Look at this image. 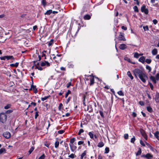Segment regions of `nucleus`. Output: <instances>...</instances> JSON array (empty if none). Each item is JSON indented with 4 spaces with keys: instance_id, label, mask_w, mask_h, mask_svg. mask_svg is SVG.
<instances>
[{
    "instance_id": "ddd939ff",
    "label": "nucleus",
    "mask_w": 159,
    "mask_h": 159,
    "mask_svg": "<svg viewBox=\"0 0 159 159\" xmlns=\"http://www.w3.org/2000/svg\"><path fill=\"white\" fill-rule=\"evenodd\" d=\"M145 57L144 56H142L140 57L139 59V61L141 62L142 63H143L145 62Z\"/></svg>"
},
{
    "instance_id": "f8f14e48",
    "label": "nucleus",
    "mask_w": 159,
    "mask_h": 159,
    "mask_svg": "<svg viewBox=\"0 0 159 159\" xmlns=\"http://www.w3.org/2000/svg\"><path fill=\"white\" fill-rule=\"evenodd\" d=\"M154 136L159 141V132L157 131L154 133Z\"/></svg>"
},
{
    "instance_id": "09e8293b",
    "label": "nucleus",
    "mask_w": 159,
    "mask_h": 159,
    "mask_svg": "<svg viewBox=\"0 0 159 159\" xmlns=\"http://www.w3.org/2000/svg\"><path fill=\"white\" fill-rule=\"evenodd\" d=\"M70 99H71V97H69L67 99V100L65 102V103L66 104H67L68 103V102H69L70 101Z\"/></svg>"
},
{
    "instance_id": "0eeeda50",
    "label": "nucleus",
    "mask_w": 159,
    "mask_h": 159,
    "mask_svg": "<svg viewBox=\"0 0 159 159\" xmlns=\"http://www.w3.org/2000/svg\"><path fill=\"white\" fill-rule=\"evenodd\" d=\"M3 135L6 138L8 139L11 137V134L10 132L7 131L3 133Z\"/></svg>"
},
{
    "instance_id": "c756f323",
    "label": "nucleus",
    "mask_w": 159,
    "mask_h": 159,
    "mask_svg": "<svg viewBox=\"0 0 159 159\" xmlns=\"http://www.w3.org/2000/svg\"><path fill=\"white\" fill-rule=\"evenodd\" d=\"M109 152V148L108 147L106 148L105 149V153L106 154L108 153Z\"/></svg>"
},
{
    "instance_id": "603ef678",
    "label": "nucleus",
    "mask_w": 159,
    "mask_h": 159,
    "mask_svg": "<svg viewBox=\"0 0 159 159\" xmlns=\"http://www.w3.org/2000/svg\"><path fill=\"white\" fill-rule=\"evenodd\" d=\"M64 131L63 130H61L58 131V132L59 134H62L64 133Z\"/></svg>"
},
{
    "instance_id": "6e6d98bb",
    "label": "nucleus",
    "mask_w": 159,
    "mask_h": 159,
    "mask_svg": "<svg viewBox=\"0 0 159 159\" xmlns=\"http://www.w3.org/2000/svg\"><path fill=\"white\" fill-rule=\"evenodd\" d=\"M84 143V142L83 141H79L78 142V145H81L83 144Z\"/></svg>"
},
{
    "instance_id": "2f4dec72",
    "label": "nucleus",
    "mask_w": 159,
    "mask_h": 159,
    "mask_svg": "<svg viewBox=\"0 0 159 159\" xmlns=\"http://www.w3.org/2000/svg\"><path fill=\"white\" fill-rule=\"evenodd\" d=\"M53 43V40L52 39L50 40V41L48 43V45L49 46H51Z\"/></svg>"
},
{
    "instance_id": "423d86ee",
    "label": "nucleus",
    "mask_w": 159,
    "mask_h": 159,
    "mask_svg": "<svg viewBox=\"0 0 159 159\" xmlns=\"http://www.w3.org/2000/svg\"><path fill=\"white\" fill-rule=\"evenodd\" d=\"M140 132L142 136L145 139V140H147L148 136L145 133V131L143 129H141L140 130Z\"/></svg>"
},
{
    "instance_id": "f03ea898",
    "label": "nucleus",
    "mask_w": 159,
    "mask_h": 159,
    "mask_svg": "<svg viewBox=\"0 0 159 159\" xmlns=\"http://www.w3.org/2000/svg\"><path fill=\"white\" fill-rule=\"evenodd\" d=\"M7 120V116L6 113H2L0 114V122L5 123Z\"/></svg>"
},
{
    "instance_id": "c85d7f7f",
    "label": "nucleus",
    "mask_w": 159,
    "mask_h": 159,
    "mask_svg": "<svg viewBox=\"0 0 159 159\" xmlns=\"http://www.w3.org/2000/svg\"><path fill=\"white\" fill-rule=\"evenodd\" d=\"M117 93L120 96H123L124 95V93L121 91H120L117 92Z\"/></svg>"
},
{
    "instance_id": "412c9836",
    "label": "nucleus",
    "mask_w": 159,
    "mask_h": 159,
    "mask_svg": "<svg viewBox=\"0 0 159 159\" xmlns=\"http://www.w3.org/2000/svg\"><path fill=\"white\" fill-rule=\"evenodd\" d=\"M19 63L16 62L15 64H11L10 65V66L11 67H17L18 66Z\"/></svg>"
},
{
    "instance_id": "37998d69",
    "label": "nucleus",
    "mask_w": 159,
    "mask_h": 159,
    "mask_svg": "<svg viewBox=\"0 0 159 159\" xmlns=\"http://www.w3.org/2000/svg\"><path fill=\"white\" fill-rule=\"evenodd\" d=\"M129 135L128 134H125L124 135V138L125 139H128Z\"/></svg>"
},
{
    "instance_id": "5fc2aeb1",
    "label": "nucleus",
    "mask_w": 159,
    "mask_h": 159,
    "mask_svg": "<svg viewBox=\"0 0 159 159\" xmlns=\"http://www.w3.org/2000/svg\"><path fill=\"white\" fill-rule=\"evenodd\" d=\"M152 21L154 25H156L157 23V21L156 19L153 20Z\"/></svg>"
},
{
    "instance_id": "4d7b16f0",
    "label": "nucleus",
    "mask_w": 159,
    "mask_h": 159,
    "mask_svg": "<svg viewBox=\"0 0 159 159\" xmlns=\"http://www.w3.org/2000/svg\"><path fill=\"white\" fill-rule=\"evenodd\" d=\"M85 96H84V97H83L84 99H83V104L84 106H86V105L85 103V102H84L85 100Z\"/></svg>"
},
{
    "instance_id": "c03bdc74",
    "label": "nucleus",
    "mask_w": 159,
    "mask_h": 159,
    "mask_svg": "<svg viewBox=\"0 0 159 159\" xmlns=\"http://www.w3.org/2000/svg\"><path fill=\"white\" fill-rule=\"evenodd\" d=\"M48 98V96H45L44 98H41V100L42 101H44L45 100H46Z\"/></svg>"
},
{
    "instance_id": "aec40b11",
    "label": "nucleus",
    "mask_w": 159,
    "mask_h": 159,
    "mask_svg": "<svg viewBox=\"0 0 159 159\" xmlns=\"http://www.w3.org/2000/svg\"><path fill=\"white\" fill-rule=\"evenodd\" d=\"M142 152L141 149L140 148H139L137 152L136 153V155L137 156H138L139 155H140Z\"/></svg>"
},
{
    "instance_id": "49530a36",
    "label": "nucleus",
    "mask_w": 159,
    "mask_h": 159,
    "mask_svg": "<svg viewBox=\"0 0 159 159\" xmlns=\"http://www.w3.org/2000/svg\"><path fill=\"white\" fill-rule=\"evenodd\" d=\"M140 143L143 146H145V145L144 142L142 140H140Z\"/></svg>"
},
{
    "instance_id": "f704fd0d",
    "label": "nucleus",
    "mask_w": 159,
    "mask_h": 159,
    "mask_svg": "<svg viewBox=\"0 0 159 159\" xmlns=\"http://www.w3.org/2000/svg\"><path fill=\"white\" fill-rule=\"evenodd\" d=\"M145 61L148 64H150L151 63L152 60L150 59H147L145 60Z\"/></svg>"
},
{
    "instance_id": "680f3d73",
    "label": "nucleus",
    "mask_w": 159,
    "mask_h": 159,
    "mask_svg": "<svg viewBox=\"0 0 159 159\" xmlns=\"http://www.w3.org/2000/svg\"><path fill=\"white\" fill-rule=\"evenodd\" d=\"M139 104L141 106H143L144 105V103L143 102L140 101L139 102Z\"/></svg>"
},
{
    "instance_id": "58836bf2",
    "label": "nucleus",
    "mask_w": 159,
    "mask_h": 159,
    "mask_svg": "<svg viewBox=\"0 0 159 159\" xmlns=\"http://www.w3.org/2000/svg\"><path fill=\"white\" fill-rule=\"evenodd\" d=\"M70 93H71L70 91V90H68V91L65 94V98H66L68 97V95L69 94H70Z\"/></svg>"
},
{
    "instance_id": "13d9d810",
    "label": "nucleus",
    "mask_w": 159,
    "mask_h": 159,
    "mask_svg": "<svg viewBox=\"0 0 159 159\" xmlns=\"http://www.w3.org/2000/svg\"><path fill=\"white\" fill-rule=\"evenodd\" d=\"M149 85H150V87L151 89L152 90H153V85L152 84H151V83H149Z\"/></svg>"
},
{
    "instance_id": "1a4fd4ad",
    "label": "nucleus",
    "mask_w": 159,
    "mask_h": 159,
    "mask_svg": "<svg viewBox=\"0 0 159 159\" xmlns=\"http://www.w3.org/2000/svg\"><path fill=\"white\" fill-rule=\"evenodd\" d=\"M41 65L42 66H50V64L48 61H44L41 63Z\"/></svg>"
},
{
    "instance_id": "774afa93",
    "label": "nucleus",
    "mask_w": 159,
    "mask_h": 159,
    "mask_svg": "<svg viewBox=\"0 0 159 159\" xmlns=\"http://www.w3.org/2000/svg\"><path fill=\"white\" fill-rule=\"evenodd\" d=\"M60 70H65L66 69L63 67H61L60 68Z\"/></svg>"
},
{
    "instance_id": "5701e85b",
    "label": "nucleus",
    "mask_w": 159,
    "mask_h": 159,
    "mask_svg": "<svg viewBox=\"0 0 159 159\" xmlns=\"http://www.w3.org/2000/svg\"><path fill=\"white\" fill-rule=\"evenodd\" d=\"M147 111L150 113H151L153 111L152 109L150 107H147Z\"/></svg>"
},
{
    "instance_id": "a211bd4d",
    "label": "nucleus",
    "mask_w": 159,
    "mask_h": 159,
    "mask_svg": "<svg viewBox=\"0 0 159 159\" xmlns=\"http://www.w3.org/2000/svg\"><path fill=\"white\" fill-rule=\"evenodd\" d=\"M91 18L90 16L89 15H86L84 16V19L86 20H89Z\"/></svg>"
},
{
    "instance_id": "b1692460",
    "label": "nucleus",
    "mask_w": 159,
    "mask_h": 159,
    "mask_svg": "<svg viewBox=\"0 0 159 159\" xmlns=\"http://www.w3.org/2000/svg\"><path fill=\"white\" fill-rule=\"evenodd\" d=\"M52 13V10H48L45 13V15H49Z\"/></svg>"
},
{
    "instance_id": "3c124183",
    "label": "nucleus",
    "mask_w": 159,
    "mask_h": 159,
    "mask_svg": "<svg viewBox=\"0 0 159 159\" xmlns=\"http://www.w3.org/2000/svg\"><path fill=\"white\" fill-rule=\"evenodd\" d=\"M39 116V112L37 111L35 112V118L37 119L38 116Z\"/></svg>"
},
{
    "instance_id": "cd10ccee",
    "label": "nucleus",
    "mask_w": 159,
    "mask_h": 159,
    "mask_svg": "<svg viewBox=\"0 0 159 159\" xmlns=\"http://www.w3.org/2000/svg\"><path fill=\"white\" fill-rule=\"evenodd\" d=\"M11 106V105L10 104H7L6 106L4 107V109H7L10 107Z\"/></svg>"
},
{
    "instance_id": "a18cd8bd",
    "label": "nucleus",
    "mask_w": 159,
    "mask_h": 159,
    "mask_svg": "<svg viewBox=\"0 0 159 159\" xmlns=\"http://www.w3.org/2000/svg\"><path fill=\"white\" fill-rule=\"evenodd\" d=\"M32 88H33L34 89V92L35 93H36L37 92V89L36 88H35V87L34 85H32Z\"/></svg>"
},
{
    "instance_id": "8fccbe9b",
    "label": "nucleus",
    "mask_w": 159,
    "mask_h": 159,
    "mask_svg": "<svg viewBox=\"0 0 159 159\" xmlns=\"http://www.w3.org/2000/svg\"><path fill=\"white\" fill-rule=\"evenodd\" d=\"M42 3L43 5L44 6L46 4V1L45 0H42Z\"/></svg>"
},
{
    "instance_id": "9b49d317",
    "label": "nucleus",
    "mask_w": 159,
    "mask_h": 159,
    "mask_svg": "<svg viewBox=\"0 0 159 159\" xmlns=\"http://www.w3.org/2000/svg\"><path fill=\"white\" fill-rule=\"evenodd\" d=\"M119 48L121 50H124L127 48V46L124 44H120L119 47Z\"/></svg>"
},
{
    "instance_id": "052dcab7",
    "label": "nucleus",
    "mask_w": 159,
    "mask_h": 159,
    "mask_svg": "<svg viewBox=\"0 0 159 159\" xmlns=\"http://www.w3.org/2000/svg\"><path fill=\"white\" fill-rule=\"evenodd\" d=\"M6 56H5L4 57H0V59L1 60H5L6 59Z\"/></svg>"
},
{
    "instance_id": "dca6fc26",
    "label": "nucleus",
    "mask_w": 159,
    "mask_h": 159,
    "mask_svg": "<svg viewBox=\"0 0 159 159\" xmlns=\"http://www.w3.org/2000/svg\"><path fill=\"white\" fill-rule=\"evenodd\" d=\"M6 58L7 60H9L10 59H14V57L12 56H6Z\"/></svg>"
},
{
    "instance_id": "393cba45",
    "label": "nucleus",
    "mask_w": 159,
    "mask_h": 159,
    "mask_svg": "<svg viewBox=\"0 0 159 159\" xmlns=\"http://www.w3.org/2000/svg\"><path fill=\"white\" fill-rule=\"evenodd\" d=\"M76 157V156L74 154L72 153L70 155L68 156V157L71 158L72 159L75 158Z\"/></svg>"
},
{
    "instance_id": "4468645a",
    "label": "nucleus",
    "mask_w": 159,
    "mask_h": 159,
    "mask_svg": "<svg viewBox=\"0 0 159 159\" xmlns=\"http://www.w3.org/2000/svg\"><path fill=\"white\" fill-rule=\"evenodd\" d=\"M127 75L130 78L131 80H132L134 79L133 77L131 75V72L130 71H128L127 72Z\"/></svg>"
},
{
    "instance_id": "a19ab883",
    "label": "nucleus",
    "mask_w": 159,
    "mask_h": 159,
    "mask_svg": "<svg viewBox=\"0 0 159 159\" xmlns=\"http://www.w3.org/2000/svg\"><path fill=\"white\" fill-rule=\"evenodd\" d=\"M84 132V130L83 129H80L78 133V134L79 135H80L81 134L83 133Z\"/></svg>"
},
{
    "instance_id": "338daca9",
    "label": "nucleus",
    "mask_w": 159,
    "mask_h": 159,
    "mask_svg": "<svg viewBox=\"0 0 159 159\" xmlns=\"http://www.w3.org/2000/svg\"><path fill=\"white\" fill-rule=\"evenodd\" d=\"M62 106H63L62 104L61 103H60L59 104V109H61V107H62Z\"/></svg>"
},
{
    "instance_id": "72a5a7b5",
    "label": "nucleus",
    "mask_w": 159,
    "mask_h": 159,
    "mask_svg": "<svg viewBox=\"0 0 159 159\" xmlns=\"http://www.w3.org/2000/svg\"><path fill=\"white\" fill-rule=\"evenodd\" d=\"M59 145V142L58 141H56L55 143V147L57 148L58 147Z\"/></svg>"
},
{
    "instance_id": "4be33fe9",
    "label": "nucleus",
    "mask_w": 159,
    "mask_h": 159,
    "mask_svg": "<svg viewBox=\"0 0 159 159\" xmlns=\"http://www.w3.org/2000/svg\"><path fill=\"white\" fill-rule=\"evenodd\" d=\"M86 152L85 151L81 155L80 159H83L84 157L86 155Z\"/></svg>"
},
{
    "instance_id": "bf43d9fd",
    "label": "nucleus",
    "mask_w": 159,
    "mask_h": 159,
    "mask_svg": "<svg viewBox=\"0 0 159 159\" xmlns=\"http://www.w3.org/2000/svg\"><path fill=\"white\" fill-rule=\"evenodd\" d=\"M98 159H102V157L100 154L98 155Z\"/></svg>"
},
{
    "instance_id": "de8ad7c7",
    "label": "nucleus",
    "mask_w": 159,
    "mask_h": 159,
    "mask_svg": "<svg viewBox=\"0 0 159 159\" xmlns=\"http://www.w3.org/2000/svg\"><path fill=\"white\" fill-rule=\"evenodd\" d=\"M45 157V155L44 154H43L38 159H44Z\"/></svg>"
},
{
    "instance_id": "473e14b6",
    "label": "nucleus",
    "mask_w": 159,
    "mask_h": 159,
    "mask_svg": "<svg viewBox=\"0 0 159 159\" xmlns=\"http://www.w3.org/2000/svg\"><path fill=\"white\" fill-rule=\"evenodd\" d=\"M133 9L136 12H138L139 11V9L137 6H134L133 7Z\"/></svg>"
},
{
    "instance_id": "6ab92c4d",
    "label": "nucleus",
    "mask_w": 159,
    "mask_h": 159,
    "mask_svg": "<svg viewBox=\"0 0 159 159\" xmlns=\"http://www.w3.org/2000/svg\"><path fill=\"white\" fill-rule=\"evenodd\" d=\"M157 49L154 48L152 51V53L153 55H156L157 54Z\"/></svg>"
},
{
    "instance_id": "2eb2a0df",
    "label": "nucleus",
    "mask_w": 159,
    "mask_h": 159,
    "mask_svg": "<svg viewBox=\"0 0 159 159\" xmlns=\"http://www.w3.org/2000/svg\"><path fill=\"white\" fill-rule=\"evenodd\" d=\"M93 132H90L89 133V135L90 138L94 139V134L93 133Z\"/></svg>"
},
{
    "instance_id": "e433bc0d",
    "label": "nucleus",
    "mask_w": 159,
    "mask_h": 159,
    "mask_svg": "<svg viewBox=\"0 0 159 159\" xmlns=\"http://www.w3.org/2000/svg\"><path fill=\"white\" fill-rule=\"evenodd\" d=\"M75 139L74 138L71 139L70 140V143H71V144H73V143L75 141Z\"/></svg>"
},
{
    "instance_id": "e2e57ef3",
    "label": "nucleus",
    "mask_w": 159,
    "mask_h": 159,
    "mask_svg": "<svg viewBox=\"0 0 159 159\" xmlns=\"http://www.w3.org/2000/svg\"><path fill=\"white\" fill-rule=\"evenodd\" d=\"M121 28H122L123 30H127V27H125V26H122L121 27Z\"/></svg>"
},
{
    "instance_id": "ea45409f",
    "label": "nucleus",
    "mask_w": 159,
    "mask_h": 159,
    "mask_svg": "<svg viewBox=\"0 0 159 159\" xmlns=\"http://www.w3.org/2000/svg\"><path fill=\"white\" fill-rule=\"evenodd\" d=\"M143 28L145 31H148L149 30V28L148 26H143Z\"/></svg>"
},
{
    "instance_id": "20e7f679",
    "label": "nucleus",
    "mask_w": 159,
    "mask_h": 159,
    "mask_svg": "<svg viewBox=\"0 0 159 159\" xmlns=\"http://www.w3.org/2000/svg\"><path fill=\"white\" fill-rule=\"evenodd\" d=\"M141 11L142 12H144L145 14H148V10L146 8V6L143 5L141 7Z\"/></svg>"
},
{
    "instance_id": "bb28decb",
    "label": "nucleus",
    "mask_w": 159,
    "mask_h": 159,
    "mask_svg": "<svg viewBox=\"0 0 159 159\" xmlns=\"http://www.w3.org/2000/svg\"><path fill=\"white\" fill-rule=\"evenodd\" d=\"M139 56V54L137 52H135L134 55V57L136 58H138Z\"/></svg>"
},
{
    "instance_id": "7ed1b4c3",
    "label": "nucleus",
    "mask_w": 159,
    "mask_h": 159,
    "mask_svg": "<svg viewBox=\"0 0 159 159\" xmlns=\"http://www.w3.org/2000/svg\"><path fill=\"white\" fill-rule=\"evenodd\" d=\"M150 78L154 83L156 84V80H159V73L157 74L155 77L152 76H150Z\"/></svg>"
},
{
    "instance_id": "7c9ffc66",
    "label": "nucleus",
    "mask_w": 159,
    "mask_h": 159,
    "mask_svg": "<svg viewBox=\"0 0 159 159\" xmlns=\"http://www.w3.org/2000/svg\"><path fill=\"white\" fill-rule=\"evenodd\" d=\"M34 147H31L29 151V154H30L31 153L33 152V151L34 149Z\"/></svg>"
},
{
    "instance_id": "69168bd1",
    "label": "nucleus",
    "mask_w": 159,
    "mask_h": 159,
    "mask_svg": "<svg viewBox=\"0 0 159 159\" xmlns=\"http://www.w3.org/2000/svg\"><path fill=\"white\" fill-rule=\"evenodd\" d=\"M134 1L136 2V4H137V5H139V2L138 0H134Z\"/></svg>"
},
{
    "instance_id": "39448f33",
    "label": "nucleus",
    "mask_w": 159,
    "mask_h": 159,
    "mask_svg": "<svg viewBox=\"0 0 159 159\" xmlns=\"http://www.w3.org/2000/svg\"><path fill=\"white\" fill-rule=\"evenodd\" d=\"M87 77L88 78L86 79L87 80H88L89 79L90 80V85H93L94 83V77L91 75H89Z\"/></svg>"
},
{
    "instance_id": "4c0bfd02",
    "label": "nucleus",
    "mask_w": 159,
    "mask_h": 159,
    "mask_svg": "<svg viewBox=\"0 0 159 159\" xmlns=\"http://www.w3.org/2000/svg\"><path fill=\"white\" fill-rule=\"evenodd\" d=\"M5 149L4 148H2L0 149V154L3 152H5Z\"/></svg>"
},
{
    "instance_id": "864d4df0",
    "label": "nucleus",
    "mask_w": 159,
    "mask_h": 159,
    "mask_svg": "<svg viewBox=\"0 0 159 159\" xmlns=\"http://www.w3.org/2000/svg\"><path fill=\"white\" fill-rule=\"evenodd\" d=\"M72 85V84L71 82H70L68 83L66 85V87L67 88H68L70 87V86Z\"/></svg>"
},
{
    "instance_id": "79ce46f5",
    "label": "nucleus",
    "mask_w": 159,
    "mask_h": 159,
    "mask_svg": "<svg viewBox=\"0 0 159 159\" xmlns=\"http://www.w3.org/2000/svg\"><path fill=\"white\" fill-rule=\"evenodd\" d=\"M99 112L100 114V116H101L102 118H104V116L103 112L102 111H99Z\"/></svg>"
},
{
    "instance_id": "f3484780",
    "label": "nucleus",
    "mask_w": 159,
    "mask_h": 159,
    "mask_svg": "<svg viewBox=\"0 0 159 159\" xmlns=\"http://www.w3.org/2000/svg\"><path fill=\"white\" fill-rule=\"evenodd\" d=\"M104 145L103 143L102 142H99L98 145V146L99 148H101L103 147Z\"/></svg>"
},
{
    "instance_id": "0e129e2a",
    "label": "nucleus",
    "mask_w": 159,
    "mask_h": 159,
    "mask_svg": "<svg viewBox=\"0 0 159 159\" xmlns=\"http://www.w3.org/2000/svg\"><path fill=\"white\" fill-rule=\"evenodd\" d=\"M132 115L134 117H135L137 116V114L134 112H133L132 113Z\"/></svg>"
},
{
    "instance_id": "9d476101",
    "label": "nucleus",
    "mask_w": 159,
    "mask_h": 159,
    "mask_svg": "<svg viewBox=\"0 0 159 159\" xmlns=\"http://www.w3.org/2000/svg\"><path fill=\"white\" fill-rule=\"evenodd\" d=\"M70 148L72 151L74 152L77 148L76 146L74 145L73 144H70Z\"/></svg>"
},
{
    "instance_id": "f257e3e1",
    "label": "nucleus",
    "mask_w": 159,
    "mask_h": 159,
    "mask_svg": "<svg viewBox=\"0 0 159 159\" xmlns=\"http://www.w3.org/2000/svg\"><path fill=\"white\" fill-rule=\"evenodd\" d=\"M133 72L135 77H137L138 75L141 80L144 83L146 82V80L148 79V77L145 73L143 71L138 68H135Z\"/></svg>"
},
{
    "instance_id": "a878e982",
    "label": "nucleus",
    "mask_w": 159,
    "mask_h": 159,
    "mask_svg": "<svg viewBox=\"0 0 159 159\" xmlns=\"http://www.w3.org/2000/svg\"><path fill=\"white\" fill-rule=\"evenodd\" d=\"M146 69L148 70V72H150L151 70V68L150 66L148 65H147L146 66Z\"/></svg>"
},
{
    "instance_id": "c9c22d12",
    "label": "nucleus",
    "mask_w": 159,
    "mask_h": 159,
    "mask_svg": "<svg viewBox=\"0 0 159 159\" xmlns=\"http://www.w3.org/2000/svg\"><path fill=\"white\" fill-rule=\"evenodd\" d=\"M135 137L134 136L133 137V138H132L131 139V140H130V142L131 143H134L135 141Z\"/></svg>"
},
{
    "instance_id": "6e6552de",
    "label": "nucleus",
    "mask_w": 159,
    "mask_h": 159,
    "mask_svg": "<svg viewBox=\"0 0 159 159\" xmlns=\"http://www.w3.org/2000/svg\"><path fill=\"white\" fill-rule=\"evenodd\" d=\"M119 40L125 41L126 39L124 36V34L122 33H120V34L119 36Z\"/></svg>"
}]
</instances>
